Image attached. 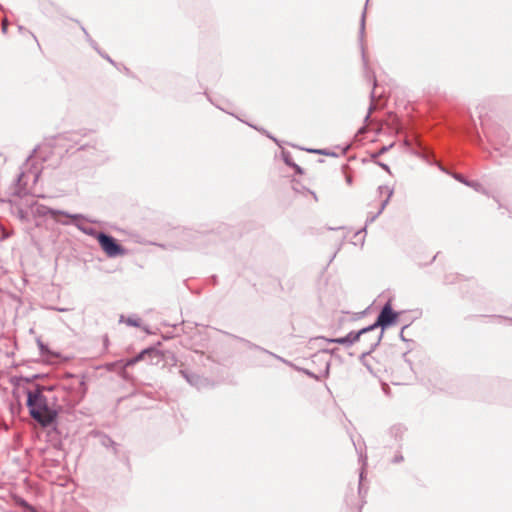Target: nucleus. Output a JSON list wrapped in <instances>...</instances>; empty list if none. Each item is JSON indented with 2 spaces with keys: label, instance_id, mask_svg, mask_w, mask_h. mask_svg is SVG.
I'll return each instance as SVG.
<instances>
[{
  "label": "nucleus",
  "instance_id": "37998d69",
  "mask_svg": "<svg viewBox=\"0 0 512 512\" xmlns=\"http://www.w3.org/2000/svg\"><path fill=\"white\" fill-rule=\"evenodd\" d=\"M24 28L22 26H19V31H23Z\"/></svg>",
  "mask_w": 512,
  "mask_h": 512
},
{
  "label": "nucleus",
  "instance_id": "9d476101",
  "mask_svg": "<svg viewBox=\"0 0 512 512\" xmlns=\"http://www.w3.org/2000/svg\"><path fill=\"white\" fill-rule=\"evenodd\" d=\"M378 190H379L380 193H383V192L387 193L386 199L381 203V206H380V208L378 210V212L381 214L383 212V210L385 209V207L388 205V203L390 201V198L393 195L394 190L392 188H390L389 186H385V185L384 186H379Z\"/></svg>",
  "mask_w": 512,
  "mask_h": 512
},
{
  "label": "nucleus",
  "instance_id": "f8f14e48",
  "mask_svg": "<svg viewBox=\"0 0 512 512\" xmlns=\"http://www.w3.org/2000/svg\"><path fill=\"white\" fill-rule=\"evenodd\" d=\"M24 178V172H21L16 180H15V191L14 194L21 197L25 194V185H22V180Z\"/></svg>",
  "mask_w": 512,
  "mask_h": 512
},
{
  "label": "nucleus",
  "instance_id": "39448f33",
  "mask_svg": "<svg viewBox=\"0 0 512 512\" xmlns=\"http://www.w3.org/2000/svg\"><path fill=\"white\" fill-rule=\"evenodd\" d=\"M30 210H31V214L34 217H38V218L49 217L52 219L53 216H57L59 214H64L63 210H57V209L50 208V207L45 206L37 201L33 202L30 205Z\"/></svg>",
  "mask_w": 512,
  "mask_h": 512
},
{
  "label": "nucleus",
  "instance_id": "58836bf2",
  "mask_svg": "<svg viewBox=\"0 0 512 512\" xmlns=\"http://www.w3.org/2000/svg\"><path fill=\"white\" fill-rule=\"evenodd\" d=\"M30 34L32 35L33 39H34L36 42H38V40H37L36 36H35L32 32H30Z\"/></svg>",
  "mask_w": 512,
  "mask_h": 512
},
{
  "label": "nucleus",
  "instance_id": "2f4dec72",
  "mask_svg": "<svg viewBox=\"0 0 512 512\" xmlns=\"http://www.w3.org/2000/svg\"><path fill=\"white\" fill-rule=\"evenodd\" d=\"M38 345H39V349L42 353H44L45 351H47V347L42 343V342H38Z\"/></svg>",
  "mask_w": 512,
  "mask_h": 512
},
{
  "label": "nucleus",
  "instance_id": "6ab92c4d",
  "mask_svg": "<svg viewBox=\"0 0 512 512\" xmlns=\"http://www.w3.org/2000/svg\"><path fill=\"white\" fill-rule=\"evenodd\" d=\"M335 351H336V349L329 350V349L323 347V348H321V350L318 353H316L314 355V357H321V356H323L325 354H328V353L333 354Z\"/></svg>",
  "mask_w": 512,
  "mask_h": 512
},
{
  "label": "nucleus",
  "instance_id": "20e7f679",
  "mask_svg": "<svg viewBox=\"0 0 512 512\" xmlns=\"http://www.w3.org/2000/svg\"><path fill=\"white\" fill-rule=\"evenodd\" d=\"M383 338V331L376 330L371 334H365L361 336L358 342L361 343L362 352L360 355V359H364L366 356L370 355L375 349L379 346L381 340Z\"/></svg>",
  "mask_w": 512,
  "mask_h": 512
},
{
  "label": "nucleus",
  "instance_id": "393cba45",
  "mask_svg": "<svg viewBox=\"0 0 512 512\" xmlns=\"http://www.w3.org/2000/svg\"><path fill=\"white\" fill-rule=\"evenodd\" d=\"M470 183L472 185H468V186L474 188L476 191H480V189L482 188L481 184H479L478 182L470 181Z\"/></svg>",
  "mask_w": 512,
  "mask_h": 512
},
{
  "label": "nucleus",
  "instance_id": "4be33fe9",
  "mask_svg": "<svg viewBox=\"0 0 512 512\" xmlns=\"http://www.w3.org/2000/svg\"><path fill=\"white\" fill-rule=\"evenodd\" d=\"M283 160L290 167H292L293 164H294V162H293V160H292V158H291V156L289 154L284 153L283 154Z\"/></svg>",
  "mask_w": 512,
  "mask_h": 512
},
{
  "label": "nucleus",
  "instance_id": "423d86ee",
  "mask_svg": "<svg viewBox=\"0 0 512 512\" xmlns=\"http://www.w3.org/2000/svg\"><path fill=\"white\" fill-rule=\"evenodd\" d=\"M180 374L191 386L197 388L198 390L206 388L210 385V382L207 378L196 373L188 372L187 370H180Z\"/></svg>",
  "mask_w": 512,
  "mask_h": 512
},
{
  "label": "nucleus",
  "instance_id": "4468645a",
  "mask_svg": "<svg viewBox=\"0 0 512 512\" xmlns=\"http://www.w3.org/2000/svg\"><path fill=\"white\" fill-rule=\"evenodd\" d=\"M438 167H439V169H440L441 171H443V172H445V173H447V174L452 175V177H453L455 180H457V181H459V182H461V183H463V184H465V185H472V184L470 183V181H469V180H467V179H465L461 174H458V173H450V172H449L445 167H443L441 164H439V165H438Z\"/></svg>",
  "mask_w": 512,
  "mask_h": 512
},
{
  "label": "nucleus",
  "instance_id": "6e6552de",
  "mask_svg": "<svg viewBox=\"0 0 512 512\" xmlns=\"http://www.w3.org/2000/svg\"><path fill=\"white\" fill-rule=\"evenodd\" d=\"M235 338L237 340H239L240 342H242L250 350H257V351L263 352L265 354H268V355L278 359L279 361H281V362H283L285 364L291 365V363L289 361L285 360L284 358H282V357H280V356H278V355H276V354L266 350L265 348H263V347H261L259 345H256V344L250 342L249 340H246V339L240 338V337H235Z\"/></svg>",
  "mask_w": 512,
  "mask_h": 512
},
{
  "label": "nucleus",
  "instance_id": "a878e982",
  "mask_svg": "<svg viewBox=\"0 0 512 512\" xmlns=\"http://www.w3.org/2000/svg\"><path fill=\"white\" fill-rule=\"evenodd\" d=\"M138 362V359H135V357L128 359L125 363V367H130Z\"/></svg>",
  "mask_w": 512,
  "mask_h": 512
},
{
  "label": "nucleus",
  "instance_id": "a19ab883",
  "mask_svg": "<svg viewBox=\"0 0 512 512\" xmlns=\"http://www.w3.org/2000/svg\"><path fill=\"white\" fill-rule=\"evenodd\" d=\"M29 509L31 510V512H37L33 507L29 506Z\"/></svg>",
  "mask_w": 512,
  "mask_h": 512
},
{
  "label": "nucleus",
  "instance_id": "f03ea898",
  "mask_svg": "<svg viewBox=\"0 0 512 512\" xmlns=\"http://www.w3.org/2000/svg\"><path fill=\"white\" fill-rule=\"evenodd\" d=\"M26 405L30 416L43 427L50 426L56 420V413L48 407L47 399L40 386H37L34 391L27 392Z\"/></svg>",
  "mask_w": 512,
  "mask_h": 512
},
{
  "label": "nucleus",
  "instance_id": "72a5a7b5",
  "mask_svg": "<svg viewBox=\"0 0 512 512\" xmlns=\"http://www.w3.org/2000/svg\"><path fill=\"white\" fill-rule=\"evenodd\" d=\"M369 78H371V79H372V81H373V85H374V88H375V87H376V85H377V84H376V78H375V76H374V75H369Z\"/></svg>",
  "mask_w": 512,
  "mask_h": 512
},
{
  "label": "nucleus",
  "instance_id": "f257e3e1",
  "mask_svg": "<svg viewBox=\"0 0 512 512\" xmlns=\"http://www.w3.org/2000/svg\"><path fill=\"white\" fill-rule=\"evenodd\" d=\"M399 318V313L394 311L391 305V301L389 300L384 304V306L381 308L376 321L367 326L364 327L358 331H351L347 335L343 337H337V338H325V337H317L314 339V341H319L321 343H336L343 345L345 347H350L353 344L356 343V341H359L361 336L365 334H371L378 330V328H381V331L384 332L385 329L389 328L390 326L394 325Z\"/></svg>",
  "mask_w": 512,
  "mask_h": 512
},
{
  "label": "nucleus",
  "instance_id": "c9c22d12",
  "mask_svg": "<svg viewBox=\"0 0 512 512\" xmlns=\"http://www.w3.org/2000/svg\"><path fill=\"white\" fill-rule=\"evenodd\" d=\"M329 367H330V364H329V362H328V361H326V372H327V373H328V371H329Z\"/></svg>",
  "mask_w": 512,
  "mask_h": 512
},
{
  "label": "nucleus",
  "instance_id": "5701e85b",
  "mask_svg": "<svg viewBox=\"0 0 512 512\" xmlns=\"http://www.w3.org/2000/svg\"><path fill=\"white\" fill-rule=\"evenodd\" d=\"M379 215H380V213H379V212H377V213H376V214H374V215H369V216L367 217V220H366V225H367V224H369V223L374 222V221L376 220V218H378V216H379Z\"/></svg>",
  "mask_w": 512,
  "mask_h": 512
},
{
  "label": "nucleus",
  "instance_id": "e433bc0d",
  "mask_svg": "<svg viewBox=\"0 0 512 512\" xmlns=\"http://www.w3.org/2000/svg\"><path fill=\"white\" fill-rule=\"evenodd\" d=\"M81 30L83 31L84 35L86 36V33H88L87 30L83 26L81 27Z\"/></svg>",
  "mask_w": 512,
  "mask_h": 512
},
{
  "label": "nucleus",
  "instance_id": "f704fd0d",
  "mask_svg": "<svg viewBox=\"0 0 512 512\" xmlns=\"http://www.w3.org/2000/svg\"><path fill=\"white\" fill-rule=\"evenodd\" d=\"M346 182H347V184H349V185L352 183V177H351L350 175H347V176H346Z\"/></svg>",
  "mask_w": 512,
  "mask_h": 512
},
{
  "label": "nucleus",
  "instance_id": "aec40b11",
  "mask_svg": "<svg viewBox=\"0 0 512 512\" xmlns=\"http://www.w3.org/2000/svg\"><path fill=\"white\" fill-rule=\"evenodd\" d=\"M403 461H404V457H403V455H402L401 453H397V454L393 457V459L391 460V462H392L393 464H399V463H401V462H403Z\"/></svg>",
  "mask_w": 512,
  "mask_h": 512
},
{
  "label": "nucleus",
  "instance_id": "a211bd4d",
  "mask_svg": "<svg viewBox=\"0 0 512 512\" xmlns=\"http://www.w3.org/2000/svg\"><path fill=\"white\" fill-rule=\"evenodd\" d=\"M86 41L95 51H97V53H100V48L98 47V44L91 38L89 33H86Z\"/></svg>",
  "mask_w": 512,
  "mask_h": 512
},
{
  "label": "nucleus",
  "instance_id": "ddd939ff",
  "mask_svg": "<svg viewBox=\"0 0 512 512\" xmlns=\"http://www.w3.org/2000/svg\"><path fill=\"white\" fill-rule=\"evenodd\" d=\"M119 322H125L128 326L140 327V319L136 316H129L125 318L123 315H121Z\"/></svg>",
  "mask_w": 512,
  "mask_h": 512
},
{
  "label": "nucleus",
  "instance_id": "7ed1b4c3",
  "mask_svg": "<svg viewBox=\"0 0 512 512\" xmlns=\"http://www.w3.org/2000/svg\"><path fill=\"white\" fill-rule=\"evenodd\" d=\"M96 239L107 256L117 257L126 254L125 248L119 244L113 236L104 232H99L96 235Z\"/></svg>",
  "mask_w": 512,
  "mask_h": 512
},
{
  "label": "nucleus",
  "instance_id": "7c9ffc66",
  "mask_svg": "<svg viewBox=\"0 0 512 512\" xmlns=\"http://www.w3.org/2000/svg\"><path fill=\"white\" fill-rule=\"evenodd\" d=\"M310 152H314V153H318V154H322V155H329L328 152H326V150H321V149H317V150H309Z\"/></svg>",
  "mask_w": 512,
  "mask_h": 512
},
{
  "label": "nucleus",
  "instance_id": "9b49d317",
  "mask_svg": "<svg viewBox=\"0 0 512 512\" xmlns=\"http://www.w3.org/2000/svg\"><path fill=\"white\" fill-rule=\"evenodd\" d=\"M405 431H406V428L403 425L396 424L390 428L389 433L392 437L395 438V440H400V439H402Z\"/></svg>",
  "mask_w": 512,
  "mask_h": 512
},
{
  "label": "nucleus",
  "instance_id": "c85d7f7f",
  "mask_svg": "<svg viewBox=\"0 0 512 512\" xmlns=\"http://www.w3.org/2000/svg\"><path fill=\"white\" fill-rule=\"evenodd\" d=\"M292 168L295 170V172L297 174H300V175L303 174V169L299 165H297L296 163L293 164Z\"/></svg>",
  "mask_w": 512,
  "mask_h": 512
},
{
  "label": "nucleus",
  "instance_id": "473e14b6",
  "mask_svg": "<svg viewBox=\"0 0 512 512\" xmlns=\"http://www.w3.org/2000/svg\"><path fill=\"white\" fill-rule=\"evenodd\" d=\"M8 22L6 19L2 22V31L5 33L7 31Z\"/></svg>",
  "mask_w": 512,
  "mask_h": 512
},
{
  "label": "nucleus",
  "instance_id": "bb28decb",
  "mask_svg": "<svg viewBox=\"0 0 512 512\" xmlns=\"http://www.w3.org/2000/svg\"><path fill=\"white\" fill-rule=\"evenodd\" d=\"M99 55H101V57H103L104 59H106L109 63L111 64H115L114 61L109 57V55H107L106 53L102 52L100 50V53H98Z\"/></svg>",
  "mask_w": 512,
  "mask_h": 512
},
{
  "label": "nucleus",
  "instance_id": "b1692460",
  "mask_svg": "<svg viewBox=\"0 0 512 512\" xmlns=\"http://www.w3.org/2000/svg\"><path fill=\"white\" fill-rule=\"evenodd\" d=\"M363 476H364V468H362L360 475H359V493H362Z\"/></svg>",
  "mask_w": 512,
  "mask_h": 512
},
{
  "label": "nucleus",
  "instance_id": "79ce46f5",
  "mask_svg": "<svg viewBox=\"0 0 512 512\" xmlns=\"http://www.w3.org/2000/svg\"><path fill=\"white\" fill-rule=\"evenodd\" d=\"M33 157V153L28 156L27 161H29Z\"/></svg>",
  "mask_w": 512,
  "mask_h": 512
},
{
  "label": "nucleus",
  "instance_id": "2eb2a0df",
  "mask_svg": "<svg viewBox=\"0 0 512 512\" xmlns=\"http://www.w3.org/2000/svg\"><path fill=\"white\" fill-rule=\"evenodd\" d=\"M74 225H75V226H76V227H77L81 232H83L84 234L89 235V236H93V237H95V238H96V235L99 233V232H97V231H96L95 229H93V228L86 227V226L82 225V224L80 223V221L75 222V223H74Z\"/></svg>",
  "mask_w": 512,
  "mask_h": 512
},
{
  "label": "nucleus",
  "instance_id": "1a4fd4ad",
  "mask_svg": "<svg viewBox=\"0 0 512 512\" xmlns=\"http://www.w3.org/2000/svg\"><path fill=\"white\" fill-rule=\"evenodd\" d=\"M365 20H366V9H364L363 13H362V16H361V20H360V28H359V42H360V47H361V51H362V59H363V64H364V68L365 70H367V59L365 57V52H364V36H365ZM366 73L368 74V71H366Z\"/></svg>",
  "mask_w": 512,
  "mask_h": 512
},
{
  "label": "nucleus",
  "instance_id": "4c0bfd02",
  "mask_svg": "<svg viewBox=\"0 0 512 512\" xmlns=\"http://www.w3.org/2000/svg\"><path fill=\"white\" fill-rule=\"evenodd\" d=\"M381 166H382L385 170H389L388 165H386V164H382Z\"/></svg>",
  "mask_w": 512,
  "mask_h": 512
},
{
  "label": "nucleus",
  "instance_id": "f3484780",
  "mask_svg": "<svg viewBox=\"0 0 512 512\" xmlns=\"http://www.w3.org/2000/svg\"><path fill=\"white\" fill-rule=\"evenodd\" d=\"M101 444L105 447H114L115 446V442L107 435L102 436Z\"/></svg>",
  "mask_w": 512,
  "mask_h": 512
},
{
  "label": "nucleus",
  "instance_id": "0eeeda50",
  "mask_svg": "<svg viewBox=\"0 0 512 512\" xmlns=\"http://www.w3.org/2000/svg\"><path fill=\"white\" fill-rule=\"evenodd\" d=\"M64 214H59L57 216H53L52 217V220L57 223V224H61V225H64V226H68V225H71L77 221H83V220H87L86 216H84L83 214H71L69 212H66V211H63Z\"/></svg>",
  "mask_w": 512,
  "mask_h": 512
},
{
  "label": "nucleus",
  "instance_id": "c756f323",
  "mask_svg": "<svg viewBox=\"0 0 512 512\" xmlns=\"http://www.w3.org/2000/svg\"><path fill=\"white\" fill-rule=\"evenodd\" d=\"M406 328H408V325H405V326L402 328V330H401V332H400V335H399V336H400V339H401L402 341H408V340L405 338V336H404V330H405Z\"/></svg>",
  "mask_w": 512,
  "mask_h": 512
},
{
  "label": "nucleus",
  "instance_id": "412c9836",
  "mask_svg": "<svg viewBox=\"0 0 512 512\" xmlns=\"http://www.w3.org/2000/svg\"><path fill=\"white\" fill-rule=\"evenodd\" d=\"M247 125H249L250 127L254 128V129H255V130H257V131H260L261 133H263V134L267 135L269 138H271V139H273L274 141H276V139H275V138H273V137H272V136H271V135H270V134H269L265 129H263V128H258L257 126H254V125H252V124H250V123H247Z\"/></svg>",
  "mask_w": 512,
  "mask_h": 512
},
{
  "label": "nucleus",
  "instance_id": "c03bdc74",
  "mask_svg": "<svg viewBox=\"0 0 512 512\" xmlns=\"http://www.w3.org/2000/svg\"><path fill=\"white\" fill-rule=\"evenodd\" d=\"M387 151V147L382 148V152Z\"/></svg>",
  "mask_w": 512,
  "mask_h": 512
},
{
  "label": "nucleus",
  "instance_id": "dca6fc26",
  "mask_svg": "<svg viewBox=\"0 0 512 512\" xmlns=\"http://www.w3.org/2000/svg\"><path fill=\"white\" fill-rule=\"evenodd\" d=\"M146 355H156L157 356L158 351L153 347L146 348V349L142 350L139 354H137L135 356V359H138V362L142 361L145 359Z\"/></svg>",
  "mask_w": 512,
  "mask_h": 512
},
{
  "label": "nucleus",
  "instance_id": "cd10ccee",
  "mask_svg": "<svg viewBox=\"0 0 512 512\" xmlns=\"http://www.w3.org/2000/svg\"><path fill=\"white\" fill-rule=\"evenodd\" d=\"M299 370L302 371L303 373H305L306 375H308L311 378L318 379V377L313 372H311V371H309L307 369H299Z\"/></svg>",
  "mask_w": 512,
  "mask_h": 512
},
{
  "label": "nucleus",
  "instance_id": "ea45409f",
  "mask_svg": "<svg viewBox=\"0 0 512 512\" xmlns=\"http://www.w3.org/2000/svg\"><path fill=\"white\" fill-rule=\"evenodd\" d=\"M362 231H366V227H364L361 231H358L356 235L361 234Z\"/></svg>",
  "mask_w": 512,
  "mask_h": 512
}]
</instances>
